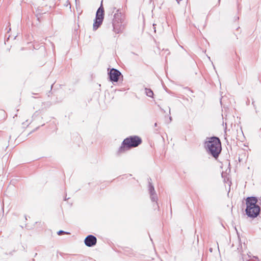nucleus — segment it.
<instances>
[{
  "mask_svg": "<svg viewBox=\"0 0 261 261\" xmlns=\"http://www.w3.org/2000/svg\"><path fill=\"white\" fill-rule=\"evenodd\" d=\"M149 192H153L154 193V188L152 184L149 181Z\"/></svg>",
  "mask_w": 261,
  "mask_h": 261,
  "instance_id": "obj_12",
  "label": "nucleus"
},
{
  "mask_svg": "<svg viewBox=\"0 0 261 261\" xmlns=\"http://www.w3.org/2000/svg\"><path fill=\"white\" fill-rule=\"evenodd\" d=\"M149 193H150V195H152V194H155V192H154V193L153 192H149Z\"/></svg>",
  "mask_w": 261,
  "mask_h": 261,
  "instance_id": "obj_14",
  "label": "nucleus"
},
{
  "mask_svg": "<svg viewBox=\"0 0 261 261\" xmlns=\"http://www.w3.org/2000/svg\"><path fill=\"white\" fill-rule=\"evenodd\" d=\"M116 9V8L115 7L113 8V12H112L113 13H114V10H115Z\"/></svg>",
  "mask_w": 261,
  "mask_h": 261,
  "instance_id": "obj_15",
  "label": "nucleus"
},
{
  "mask_svg": "<svg viewBox=\"0 0 261 261\" xmlns=\"http://www.w3.org/2000/svg\"><path fill=\"white\" fill-rule=\"evenodd\" d=\"M157 126V123H155L154 124V126Z\"/></svg>",
  "mask_w": 261,
  "mask_h": 261,
  "instance_id": "obj_17",
  "label": "nucleus"
},
{
  "mask_svg": "<svg viewBox=\"0 0 261 261\" xmlns=\"http://www.w3.org/2000/svg\"><path fill=\"white\" fill-rule=\"evenodd\" d=\"M84 242L87 246L92 247L96 244L97 239L93 235H89L85 238Z\"/></svg>",
  "mask_w": 261,
  "mask_h": 261,
  "instance_id": "obj_6",
  "label": "nucleus"
},
{
  "mask_svg": "<svg viewBox=\"0 0 261 261\" xmlns=\"http://www.w3.org/2000/svg\"><path fill=\"white\" fill-rule=\"evenodd\" d=\"M260 207H255L254 208H252L251 210H249L248 211H245L247 215V216L249 217L254 218L257 217V216L259 215L260 212Z\"/></svg>",
  "mask_w": 261,
  "mask_h": 261,
  "instance_id": "obj_7",
  "label": "nucleus"
},
{
  "mask_svg": "<svg viewBox=\"0 0 261 261\" xmlns=\"http://www.w3.org/2000/svg\"><path fill=\"white\" fill-rule=\"evenodd\" d=\"M116 12H117L115 13L114 15L112 25L113 31L116 33H119L121 31L122 29L121 23L123 20V16L121 12H119V9H118Z\"/></svg>",
  "mask_w": 261,
  "mask_h": 261,
  "instance_id": "obj_3",
  "label": "nucleus"
},
{
  "mask_svg": "<svg viewBox=\"0 0 261 261\" xmlns=\"http://www.w3.org/2000/svg\"><path fill=\"white\" fill-rule=\"evenodd\" d=\"M257 202V199L255 197H249L246 199V205L247 207L245 211H248L251 210L252 208L255 207L259 206L256 204Z\"/></svg>",
  "mask_w": 261,
  "mask_h": 261,
  "instance_id": "obj_4",
  "label": "nucleus"
},
{
  "mask_svg": "<svg viewBox=\"0 0 261 261\" xmlns=\"http://www.w3.org/2000/svg\"><path fill=\"white\" fill-rule=\"evenodd\" d=\"M207 139L208 140L205 142L206 150L214 158L217 159L222 150L220 140L216 137H212Z\"/></svg>",
  "mask_w": 261,
  "mask_h": 261,
  "instance_id": "obj_1",
  "label": "nucleus"
},
{
  "mask_svg": "<svg viewBox=\"0 0 261 261\" xmlns=\"http://www.w3.org/2000/svg\"><path fill=\"white\" fill-rule=\"evenodd\" d=\"M145 93L148 96L150 97H153V93L150 89L145 88Z\"/></svg>",
  "mask_w": 261,
  "mask_h": 261,
  "instance_id": "obj_10",
  "label": "nucleus"
},
{
  "mask_svg": "<svg viewBox=\"0 0 261 261\" xmlns=\"http://www.w3.org/2000/svg\"><path fill=\"white\" fill-rule=\"evenodd\" d=\"M57 233L58 235H61L63 234H69L70 233L64 231L63 230H60Z\"/></svg>",
  "mask_w": 261,
  "mask_h": 261,
  "instance_id": "obj_13",
  "label": "nucleus"
},
{
  "mask_svg": "<svg viewBox=\"0 0 261 261\" xmlns=\"http://www.w3.org/2000/svg\"><path fill=\"white\" fill-rule=\"evenodd\" d=\"M102 21L103 20L95 19L93 26V30H96L102 24Z\"/></svg>",
  "mask_w": 261,
  "mask_h": 261,
  "instance_id": "obj_9",
  "label": "nucleus"
},
{
  "mask_svg": "<svg viewBox=\"0 0 261 261\" xmlns=\"http://www.w3.org/2000/svg\"><path fill=\"white\" fill-rule=\"evenodd\" d=\"M109 75L111 81L117 82L118 81L119 76L121 75V73L118 70L112 68L110 70Z\"/></svg>",
  "mask_w": 261,
  "mask_h": 261,
  "instance_id": "obj_5",
  "label": "nucleus"
},
{
  "mask_svg": "<svg viewBox=\"0 0 261 261\" xmlns=\"http://www.w3.org/2000/svg\"><path fill=\"white\" fill-rule=\"evenodd\" d=\"M104 18V8L102 7V4L100 7L98 9L95 19L98 20H103Z\"/></svg>",
  "mask_w": 261,
  "mask_h": 261,
  "instance_id": "obj_8",
  "label": "nucleus"
},
{
  "mask_svg": "<svg viewBox=\"0 0 261 261\" xmlns=\"http://www.w3.org/2000/svg\"><path fill=\"white\" fill-rule=\"evenodd\" d=\"M150 198L152 201H156L158 200V197L156 194H152V195H150Z\"/></svg>",
  "mask_w": 261,
  "mask_h": 261,
  "instance_id": "obj_11",
  "label": "nucleus"
},
{
  "mask_svg": "<svg viewBox=\"0 0 261 261\" xmlns=\"http://www.w3.org/2000/svg\"><path fill=\"white\" fill-rule=\"evenodd\" d=\"M181 0H176V1L178 3H179L180 1H181Z\"/></svg>",
  "mask_w": 261,
  "mask_h": 261,
  "instance_id": "obj_16",
  "label": "nucleus"
},
{
  "mask_svg": "<svg viewBox=\"0 0 261 261\" xmlns=\"http://www.w3.org/2000/svg\"><path fill=\"white\" fill-rule=\"evenodd\" d=\"M142 143L141 138L137 136H130L125 139L118 149L117 154L120 155L132 148L138 146Z\"/></svg>",
  "mask_w": 261,
  "mask_h": 261,
  "instance_id": "obj_2",
  "label": "nucleus"
}]
</instances>
